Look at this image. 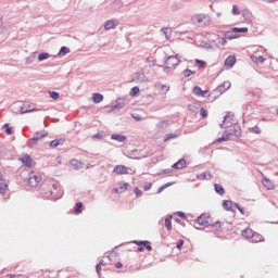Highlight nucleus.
I'll return each instance as SVG.
<instances>
[{
    "label": "nucleus",
    "mask_w": 278,
    "mask_h": 278,
    "mask_svg": "<svg viewBox=\"0 0 278 278\" xmlns=\"http://www.w3.org/2000/svg\"><path fill=\"white\" fill-rule=\"evenodd\" d=\"M112 8H114V10H121V8H123V1H121V0H115V1L112 3Z\"/></svg>",
    "instance_id": "obj_39"
},
{
    "label": "nucleus",
    "mask_w": 278,
    "mask_h": 278,
    "mask_svg": "<svg viewBox=\"0 0 278 278\" xmlns=\"http://www.w3.org/2000/svg\"><path fill=\"white\" fill-rule=\"evenodd\" d=\"M195 66H207V62L197 59Z\"/></svg>",
    "instance_id": "obj_48"
},
{
    "label": "nucleus",
    "mask_w": 278,
    "mask_h": 278,
    "mask_svg": "<svg viewBox=\"0 0 278 278\" xmlns=\"http://www.w3.org/2000/svg\"><path fill=\"white\" fill-rule=\"evenodd\" d=\"M156 127L159 129H167V127H170V123L168 121H163L156 124Z\"/></svg>",
    "instance_id": "obj_32"
},
{
    "label": "nucleus",
    "mask_w": 278,
    "mask_h": 278,
    "mask_svg": "<svg viewBox=\"0 0 278 278\" xmlns=\"http://www.w3.org/2000/svg\"><path fill=\"white\" fill-rule=\"evenodd\" d=\"M225 134H227L228 138H231V136H236V138H240V136H242V129L230 128L228 130H225Z\"/></svg>",
    "instance_id": "obj_12"
},
{
    "label": "nucleus",
    "mask_w": 278,
    "mask_h": 278,
    "mask_svg": "<svg viewBox=\"0 0 278 278\" xmlns=\"http://www.w3.org/2000/svg\"><path fill=\"white\" fill-rule=\"evenodd\" d=\"M134 192H135L136 197H142V190H140V188L136 187L134 189Z\"/></svg>",
    "instance_id": "obj_53"
},
{
    "label": "nucleus",
    "mask_w": 278,
    "mask_h": 278,
    "mask_svg": "<svg viewBox=\"0 0 278 278\" xmlns=\"http://www.w3.org/2000/svg\"><path fill=\"white\" fill-rule=\"evenodd\" d=\"M227 38L224 36V37H219V45H222L223 47H225V45H227Z\"/></svg>",
    "instance_id": "obj_54"
},
{
    "label": "nucleus",
    "mask_w": 278,
    "mask_h": 278,
    "mask_svg": "<svg viewBox=\"0 0 278 278\" xmlns=\"http://www.w3.org/2000/svg\"><path fill=\"white\" fill-rule=\"evenodd\" d=\"M130 97H138L140 94V87L135 86L130 89Z\"/></svg>",
    "instance_id": "obj_34"
},
{
    "label": "nucleus",
    "mask_w": 278,
    "mask_h": 278,
    "mask_svg": "<svg viewBox=\"0 0 278 278\" xmlns=\"http://www.w3.org/2000/svg\"><path fill=\"white\" fill-rule=\"evenodd\" d=\"M249 131H252V134H262V129L260 128V126H254L249 128Z\"/></svg>",
    "instance_id": "obj_45"
},
{
    "label": "nucleus",
    "mask_w": 278,
    "mask_h": 278,
    "mask_svg": "<svg viewBox=\"0 0 278 278\" xmlns=\"http://www.w3.org/2000/svg\"><path fill=\"white\" fill-rule=\"evenodd\" d=\"M110 109H111V112H115V110H117V112H118L119 110H122L119 104L118 103L116 104V102H115L114 105H111Z\"/></svg>",
    "instance_id": "obj_51"
},
{
    "label": "nucleus",
    "mask_w": 278,
    "mask_h": 278,
    "mask_svg": "<svg viewBox=\"0 0 278 278\" xmlns=\"http://www.w3.org/2000/svg\"><path fill=\"white\" fill-rule=\"evenodd\" d=\"M134 244H137L139 253H142V251H153V247L151 245V241L149 240H135Z\"/></svg>",
    "instance_id": "obj_4"
},
{
    "label": "nucleus",
    "mask_w": 278,
    "mask_h": 278,
    "mask_svg": "<svg viewBox=\"0 0 278 278\" xmlns=\"http://www.w3.org/2000/svg\"><path fill=\"white\" fill-rule=\"evenodd\" d=\"M235 34H248L249 28L248 27H233Z\"/></svg>",
    "instance_id": "obj_33"
},
{
    "label": "nucleus",
    "mask_w": 278,
    "mask_h": 278,
    "mask_svg": "<svg viewBox=\"0 0 278 278\" xmlns=\"http://www.w3.org/2000/svg\"><path fill=\"white\" fill-rule=\"evenodd\" d=\"M214 190H215L216 194H219V197H225V187H223V185L215 184Z\"/></svg>",
    "instance_id": "obj_22"
},
{
    "label": "nucleus",
    "mask_w": 278,
    "mask_h": 278,
    "mask_svg": "<svg viewBox=\"0 0 278 278\" xmlns=\"http://www.w3.org/2000/svg\"><path fill=\"white\" fill-rule=\"evenodd\" d=\"M111 140H116V142H125V140H127V136L121 134H113L111 136Z\"/></svg>",
    "instance_id": "obj_20"
},
{
    "label": "nucleus",
    "mask_w": 278,
    "mask_h": 278,
    "mask_svg": "<svg viewBox=\"0 0 278 278\" xmlns=\"http://www.w3.org/2000/svg\"><path fill=\"white\" fill-rule=\"evenodd\" d=\"M222 206L226 212H233V202L231 200H224Z\"/></svg>",
    "instance_id": "obj_16"
},
{
    "label": "nucleus",
    "mask_w": 278,
    "mask_h": 278,
    "mask_svg": "<svg viewBox=\"0 0 278 278\" xmlns=\"http://www.w3.org/2000/svg\"><path fill=\"white\" fill-rule=\"evenodd\" d=\"M75 214H81L84 212V202H77L74 206Z\"/></svg>",
    "instance_id": "obj_28"
},
{
    "label": "nucleus",
    "mask_w": 278,
    "mask_h": 278,
    "mask_svg": "<svg viewBox=\"0 0 278 278\" xmlns=\"http://www.w3.org/2000/svg\"><path fill=\"white\" fill-rule=\"evenodd\" d=\"M207 40L211 45V49H214V47H220V36L216 34H208Z\"/></svg>",
    "instance_id": "obj_8"
},
{
    "label": "nucleus",
    "mask_w": 278,
    "mask_h": 278,
    "mask_svg": "<svg viewBox=\"0 0 278 278\" xmlns=\"http://www.w3.org/2000/svg\"><path fill=\"white\" fill-rule=\"evenodd\" d=\"M202 90H203V89H201V87L194 86V87H193V94H195V97H201Z\"/></svg>",
    "instance_id": "obj_43"
},
{
    "label": "nucleus",
    "mask_w": 278,
    "mask_h": 278,
    "mask_svg": "<svg viewBox=\"0 0 278 278\" xmlns=\"http://www.w3.org/2000/svg\"><path fill=\"white\" fill-rule=\"evenodd\" d=\"M200 47H203L204 49H212V46L210 45V40H202L200 43Z\"/></svg>",
    "instance_id": "obj_42"
},
{
    "label": "nucleus",
    "mask_w": 278,
    "mask_h": 278,
    "mask_svg": "<svg viewBox=\"0 0 278 278\" xmlns=\"http://www.w3.org/2000/svg\"><path fill=\"white\" fill-rule=\"evenodd\" d=\"M147 81H149V79H147V75L140 72H136L135 74H132L130 80L131 84H147Z\"/></svg>",
    "instance_id": "obj_6"
},
{
    "label": "nucleus",
    "mask_w": 278,
    "mask_h": 278,
    "mask_svg": "<svg viewBox=\"0 0 278 278\" xmlns=\"http://www.w3.org/2000/svg\"><path fill=\"white\" fill-rule=\"evenodd\" d=\"M151 188H153V184L149 182V184L144 185L143 190L146 192H149V190H151Z\"/></svg>",
    "instance_id": "obj_59"
},
{
    "label": "nucleus",
    "mask_w": 278,
    "mask_h": 278,
    "mask_svg": "<svg viewBox=\"0 0 278 278\" xmlns=\"http://www.w3.org/2000/svg\"><path fill=\"white\" fill-rule=\"evenodd\" d=\"M224 65L228 68H233V66H236V55L227 56L226 60L224 61Z\"/></svg>",
    "instance_id": "obj_15"
},
{
    "label": "nucleus",
    "mask_w": 278,
    "mask_h": 278,
    "mask_svg": "<svg viewBox=\"0 0 278 278\" xmlns=\"http://www.w3.org/2000/svg\"><path fill=\"white\" fill-rule=\"evenodd\" d=\"M92 101L93 103H101L103 101V94L99 92L93 93Z\"/></svg>",
    "instance_id": "obj_29"
},
{
    "label": "nucleus",
    "mask_w": 278,
    "mask_h": 278,
    "mask_svg": "<svg viewBox=\"0 0 278 278\" xmlns=\"http://www.w3.org/2000/svg\"><path fill=\"white\" fill-rule=\"evenodd\" d=\"M49 58H51L49 52H41V53L38 54V61L39 62H45V60H49Z\"/></svg>",
    "instance_id": "obj_31"
},
{
    "label": "nucleus",
    "mask_w": 278,
    "mask_h": 278,
    "mask_svg": "<svg viewBox=\"0 0 278 278\" xmlns=\"http://www.w3.org/2000/svg\"><path fill=\"white\" fill-rule=\"evenodd\" d=\"M4 132L7 134V136H12V134H14V130L12 129V127H9L4 130Z\"/></svg>",
    "instance_id": "obj_60"
},
{
    "label": "nucleus",
    "mask_w": 278,
    "mask_h": 278,
    "mask_svg": "<svg viewBox=\"0 0 278 278\" xmlns=\"http://www.w3.org/2000/svg\"><path fill=\"white\" fill-rule=\"evenodd\" d=\"M235 207H237V210L240 212V214H242V216H244V207H242V205H240V203H235Z\"/></svg>",
    "instance_id": "obj_49"
},
{
    "label": "nucleus",
    "mask_w": 278,
    "mask_h": 278,
    "mask_svg": "<svg viewBox=\"0 0 278 278\" xmlns=\"http://www.w3.org/2000/svg\"><path fill=\"white\" fill-rule=\"evenodd\" d=\"M224 36L228 39V40H236V38H240V36H238L236 34V31H233V28L231 30L225 31Z\"/></svg>",
    "instance_id": "obj_18"
},
{
    "label": "nucleus",
    "mask_w": 278,
    "mask_h": 278,
    "mask_svg": "<svg viewBox=\"0 0 278 278\" xmlns=\"http://www.w3.org/2000/svg\"><path fill=\"white\" fill-rule=\"evenodd\" d=\"M231 88V83L230 81H224L219 86L216 87L215 92H220L223 94L224 92H227Z\"/></svg>",
    "instance_id": "obj_11"
},
{
    "label": "nucleus",
    "mask_w": 278,
    "mask_h": 278,
    "mask_svg": "<svg viewBox=\"0 0 278 278\" xmlns=\"http://www.w3.org/2000/svg\"><path fill=\"white\" fill-rule=\"evenodd\" d=\"M96 271L98 273V275H101V264H97L96 265Z\"/></svg>",
    "instance_id": "obj_63"
},
{
    "label": "nucleus",
    "mask_w": 278,
    "mask_h": 278,
    "mask_svg": "<svg viewBox=\"0 0 278 278\" xmlns=\"http://www.w3.org/2000/svg\"><path fill=\"white\" fill-rule=\"evenodd\" d=\"M165 227H166L167 231L173 230V215H167L165 217Z\"/></svg>",
    "instance_id": "obj_23"
},
{
    "label": "nucleus",
    "mask_w": 278,
    "mask_h": 278,
    "mask_svg": "<svg viewBox=\"0 0 278 278\" xmlns=\"http://www.w3.org/2000/svg\"><path fill=\"white\" fill-rule=\"evenodd\" d=\"M197 72H194V71H192V70H190V68H186L184 72H182V74H184V76L185 77H191V75H194Z\"/></svg>",
    "instance_id": "obj_41"
},
{
    "label": "nucleus",
    "mask_w": 278,
    "mask_h": 278,
    "mask_svg": "<svg viewBox=\"0 0 278 278\" xmlns=\"http://www.w3.org/2000/svg\"><path fill=\"white\" fill-rule=\"evenodd\" d=\"M187 166H188V162L186 161V159H179L176 163L172 165V168H174V170H181Z\"/></svg>",
    "instance_id": "obj_10"
},
{
    "label": "nucleus",
    "mask_w": 278,
    "mask_h": 278,
    "mask_svg": "<svg viewBox=\"0 0 278 278\" xmlns=\"http://www.w3.org/2000/svg\"><path fill=\"white\" fill-rule=\"evenodd\" d=\"M129 167L125 166V165H116L113 168V173H116L117 175H127L129 172Z\"/></svg>",
    "instance_id": "obj_13"
},
{
    "label": "nucleus",
    "mask_w": 278,
    "mask_h": 278,
    "mask_svg": "<svg viewBox=\"0 0 278 278\" xmlns=\"http://www.w3.org/2000/svg\"><path fill=\"white\" fill-rule=\"evenodd\" d=\"M231 13L233 16H240V9H238V5H236V4L232 5Z\"/></svg>",
    "instance_id": "obj_44"
},
{
    "label": "nucleus",
    "mask_w": 278,
    "mask_h": 278,
    "mask_svg": "<svg viewBox=\"0 0 278 278\" xmlns=\"http://www.w3.org/2000/svg\"><path fill=\"white\" fill-rule=\"evenodd\" d=\"M226 123H231V113L228 112L223 119V123L220 124V128L223 129V125H225Z\"/></svg>",
    "instance_id": "obj_37"
},
{
    "label": "nucleus",
    "mask_w": 278,
    "mask_h": 278,
    "mask_svg": "<svg viewBox=\"0 0 278 278\" xmlns=\"http://www.w3.org/2000/svg\"><path fill=\"white\" fill-rule=\"evenodd\" d=\"M175 138H179V134H167L164 136V142H168V140H173Z\"/></svg>",
    "instance_id": "obj_35"
},
{
    "label": "nucleus",
    "mask_w": 278,
    "mask_h": 278,
    "mask_svg": "<svg viewBox=\"0 0 278 278\" xmlns=\"http://www.w3.org/2000/svg\"><path fill=\"white\" fill-rule=\"evenodd\" d=\"M241 236L247 239L255 238V233L251 228L243 229Z\"/></svg>",
    "instance_id": "obj_19"
},
{
    "label": "nucleus",
    "mask_w": 278,
    "mask_h": 278,
    "mask_svg": "<svg viewBox=\"0 0 278 278\" xmlns=\"http://www.w3.org/2000/svg\"><path fill=\"white\" fill-rule=\"evenodd\" d=\"M207 94H210V90H203L202 89V92L200 93V97L205 98V97H207Z\"/></svg>",
    "instance_id": "obj_62"
},
{
    "label": "nucleus",
    "mask_w": 278,
    "mask_h": 278,
    "mask_svg": "<svg viewBox=\"0 0 278 278\" xmlns=\"http://www.w3.org/2000/svg\"><path fill=\"white\" fill-rule=\"evenodd\" d=\"M118 25L115 20H109L104 23V29L109 31V29H114Z\"/></svg>",
    "instance_id": "obj_21"
},
{
    "label": "nucleus",
    "mask_w": 278,
    "mask_h": 278,
    "mask_svg": "<svg viewBox=\"0 0 278 278\" xmlns=\"http://www.w3.org/2000/svg\"><path fill=\"white\" fill-rule=\"evenodd\" d=\"M8 278H21V276L18 275H14V274H9L7 275Z\"/></svg>",
    "instance_id": "obj_64"
},
{
    "label": "nucleus",
    "mask_w": 278,
    "mask_h": 278,
    "mask_svg": "<svg viewBox=\"0 0 278 278\" xmlns=\"http://www.w3.org/2000/svg\"><path fill=\"white\" fill-rule=\"evenodd\" d=\"M227 141H229V135H227V134H225V132H224V135H223L222 137H219V138H217V139L215 140V142H217V143L227 142Z\"/></svg>",
    "instance_id": "obj_38"
},
{
    "label": "nucleus",
    "mask_w": 278,
    "mask_h": 278,
    "mask_svg": "<svg viewBox=\"0 0 278 278\" xmlns=\"http://www.w3.org/2000/svg\"><path fill=\"white\" fill-rule=\"evenodd\" d=\"M49 96L53 101H58V99H60V92L58 91H49Z\"/></svg>",
    "instance_id": "obj_40"
},
{
    "label": "nucleus",
    "mask_w": 278,
    "mask_h": 278,
    "mask_svg": "<svg viewBox=\"0 0 278 278\" xmlns=\"http://www.w3.org/2000/svg\"><path fill=\"white\" fill-rule=\"evenodd\" d=\"M131 118H134L135 121H143V118L140 116V115H138V114H136V113H131Z\"/></svg>",
    "instance_id": "obj_55"
},
{
    "label": "nucleus",
    "mask_w": 278,
    "mask_h": 278,
    "mask_svg": "<svg viewBox=\"0 0 278 278\" xmlns=\"http://www.w3.org/2000/svg\"><path fill=\"white\" fill-rule=\"evenodd\" d=\"M47 136H49L48 132H42V134L40 131L35 132L33 138L28 140V147L30 148L36 147V144H38V141L42 140V138H47Z\"/></svg>",
    "instance_id": "obj_5"
},
{
    "label": "nucleus",
    "mask_w": 278,
    "mask_h": 278,
    "mask_svg": "<svg viewBox=\"0 0 278 278\" xmlns=\"http://www.w3.org/2000/svg\"><path fill=\"white\" fill-rule=\"evenodd\" d=\"M64 197V191L60 189L59 184L52 185V190L45 193V199H50V201H58Z\"/></svg>",
    "instance_id": "obj_1"
},
{
    "label": "nucleus",
    "mask_w": 278,
    "mask_h": 278,
    "mask_svg": "<svg viewBox=\"0 0 278 278\" xmlns=\"http://www.w3.org/2000/svg\"><path fill=\"white\" fill-rule=\"evenodd\" d=\"M262 184L265 188H267L268 190H275V185H273V182L270 181V179H268L267 177H264L262 180Z\"/></svg>",
    "instance_id": "obj_24"
},
{
    "label": "nucleus",
    "mask_w": 278,
    "mask_h": 278,
    "mask_svg": "<svg viewBox=\"0 0 278 278\" xmlns=\"http://www.w3.org/2000/svg\"><path fill=\"white\" fill-rule=\"evenodd\" d=\"M8 190V182L5 180H0V194H3Z\"/></svg>",
    "instance_id": "obj_36"
},
{
    "label": "nucleus",
    "mask_w": 278,
    "mask_h": 278,
    "mask_svg": "<svg viewBox=\"0 0 278 278\" xmlns=\"http://www.w3.org/2000/svg\"><path fill=\"white\" fill-rule=\"evenodd\" d=\"M181 60L177 55H170L165 58L164 64L166 66L163 67L164 73H168V71L172 68V71H175L177 66H179Z\"/></svg>",
    "instance_id": "obj_2"
},
{
    "label": "nucleus",
    "mask_w": 278,
    "mask_h": 278,
    "mask_svg": "<svg viewBox=\"0 0 278 278\" xmlns=\"http://www.w3.org/2000/svg\"><path fill=\"white\" fill-rule=\"evenodd\" d=\"M200 116L201 118H207V110L205 108L200 109Z\"/></svg>",
    "instance_id": "obj_47"
},
{
    "label": "nucleus",
    "mask_w": 278,
    "mask_h": 278,
    "mask_svg": "<svg viewBox=\"0 0 278 278\" xmlns=\"http://www.w3.org/2000/svg\"><path fill=\"white\" fill-rule=\"evenodd\" d=\"M115 103L118 104L122 109L125 108V98L116 99Z\"/></svg>",
    "instance_id": "obj_46"
},
{
    "label": "nucleus",
    "mask_w": 278,
    "mask_h": 278,
    "mask_svg": "<svg viewBox=\"0 0 278 278\" xmlns=\"http://www.w3.org/2000/svg\"><path fill=\"white\" fill-rule=\"evenodd\" d=\"M177 216H179V218H182V220H186L188 217L186 216V213L179 211L177 212Z\"/></svg>",
    "instance_id": "obj_57"
},
{
    "label": "nucleus",
    "mask_w": 278,
    "mask_h": 278,
    "mask_svg": "<svg viewBox=\"0 0 278 278\" xmlns=\"http://www.w3.org/2000/svg\"><path fill=\"white\" fill-rule=\"evenodd\" d=\"M37 111H38L37 109H31V105H28V106L23 105L20 109L21 114H29L31 112H37Z\"/></svg>",
    "instance_id": "obj_25"
},
{
    "label": "nucleus",
    "mask_w": 278,
    "mask_h": 278,
    "mask_svg": "<svg viewBox=\"0 0 278 278\" xmlns=\"http://www.w3.org/2000/svg\"><path fill=\"white\" fill-rule=\"evenodd\" d=\"M197 223L201 227H210V215L207 213H202L200 216H198Z\"/></svg>",
    "instance_id": "obj_7"
},
{
    "label": "nucleus",
    "mask_w": 278,
    "mask_h": 278,
    "mask_svg": "<svg viewBox=\"0 0 278 278\" xmlns=\"http://www.w3.org/2000/svg\"><path fill=\"white\" fill-rule=\"evenodd\" d=\"M65 143H66V139L60 138V139H54V140L50 141L49 147H50V149H56V147H62Z\"/></svg>",
    "instance_id": "obj_14"
},
{
    "label": "nucleus",
    "mask_w": 278,
    "mask_h": 278,
    "mask_svg": "<svg viewBox=\"0 0 278 278\" xmlns=\"http://www.w3.org/2000/svg\"><path fill=\"white\" fill-rule=\"evenodd\" d=\"M198 179L200 180V181H205V180H210V179H212V173H210V172H203V173H201V174H198Z\"/></svg>",
    "instance_id": "obj_17"
},
{
    "label": "nucleus",
    "mask_w": 278,
    "mask_h": 278,
    "mask_svg": "<svg viewBox=\"0 0 278 278\" xmlns=\"http://www.w3.org/2000/svg\"><path fill=\"white\" fill-rule=\"evenodd\" d=\"M68 53H71V49L68 47H66V46H63V47H61L58 55L60 58H64V55H68Z\"/></svg>",
    "instance_id": "obj_27"
},
{
    "label": "nucleus",
    "mask_w": 278,
    "mask_h": 278,
    "mask_svg": "<svg viewBox=\"0 0 278 278\" xmlns=\"http://www.w3.org/2000/svg\"><path fill=\"white\" fill-rule=\"evenodd\" d=\"M128 188H129V184L123 182V184L121 185V187H119V190H122V192H123L124 190H127Z\"/></svg>",
    "instance_id": "obj_56"
},
{
    "label": "nucleus",
    "mask_w": 278,
    "mask_h": 278,
    "mask_svg": "<svg viewBox=\"0 0 278 278\" xmlns=\"http://www.w3.org/2000/svg\"><path fill=\"white\" fill-rule=\"evenodd\" d=\"M71 166H73V168H75V170H79L80 168H83L84 163L78 160H72Z\"/></svg>",
    "instance_id": "obj_26"
},
{
    "label": "nucleus",
    "mask_w": 278,
    "mask_h": 278,
    "mask_svg": "<svg viewBox=\"0 0 278 278\" xmlns=\"http://www.w3.org/2000/svg\"><path fill=\"white\" fill-rule=\"evenodd\" d=\"M93 140H103V135L101 132H97L92 136Z\"/></svg>",
    "instance_id": "obj_52"
},
{
    "label": "nucleus",
    "mask_w": 278,
    "mask_h": 278,
    "mask_svg": "<svg viewBox=\"0 0 278 278\" xmlns=\"http://www.w3.org/2000/svg\"><path fill=\"white\" fill-rule=\"evenodd\" d=\"M210 227H214L215 229H220L222 224L220 222H215L214 224H211Z\"/></svg>",
    "instance_id": "obj_58"
},
{
    "label": "nucleus",
    "mask_w": 278,
    "mask_h": 278,
    "mask_svg": "<svg viewBox=\"0 0 278 278\" xmlns=\"http://www.w3.org/2000/svg\"><path fill=\"white\" fill-rule=\"evenodd\" d=\"M40 181H42V176H40V173L31 170L28 174V185L30 188H36Z\"/></svg>",
    "instance_id": "obj_3"
},
{
    "label": "nucleus",
    "mask_w": 278,
    "mask_h": 278,
    "mask_svg": "<svg viewBox=\"0 0 278 278\" xmlns=\"http://www.w3.org/2000/svg\"><path fill=\"white\" fill-rule=\"evenodd\" d=\"M161 31H162V34H163L166 38H168V28L163 27V28H161Z\"/></svg>",
    "instance_id": "obj_61"
},
{
    "label": "nucleus",
    "mask_w": 278,
    "mask_h": 278,
    "mask_svg": "<svg viewBox=\"0 0 278 278\" xmlns=\"http://www.w3.org/2000/svg\"><path fill=\"white\" fill-rule=\"evenodd\" d=\"M176 249H178V251H181V249H184V239H180V240L176 243Z\"/></svg>",
    "instance_id": "obj_50"
},
{
    "label": "nucleus",
    "mask_w": 278,
    "mask_h": 278,
    "mask_svg": "<svg viewBox=\"0 0 278 278\" xmlns=\"http://www.w3.org/2000/svg\"><path fill=\"white\" fill-rule=\"evenodd\" d=\"M21 162L24 166H26V168H34V160L29 154H24L21 157Z\"/></svg>",
    "instance_id": "obj_9"
},
{
    "label": "nucleus",
    "mask_w": 278,
    "mask_h": 278,
    "mask_svg": "<svg viewBox=\"0 0 278 278\" xmlns=\"http://www.w3.org/2000/svg\"><path fill=\"white\" fill-rule=\"evenodd\" d=\"M37 55H38V53H36V52L31 53V55H29L28 58H26L25 64H26V65L34 64V62H36V56H37Z\"/></svg>",
    "instance_id": "obj_30"
}]
</instances>
